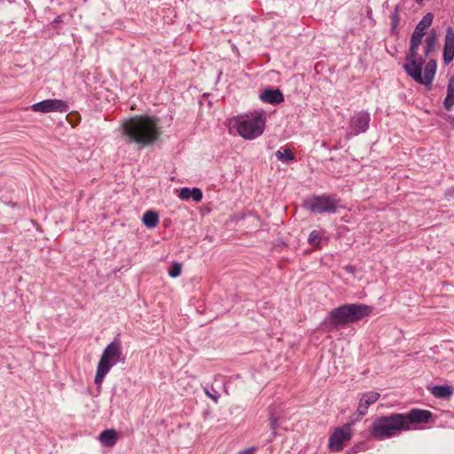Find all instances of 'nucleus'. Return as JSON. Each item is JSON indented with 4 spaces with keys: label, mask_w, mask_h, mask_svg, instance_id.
I'll use <instances>...</instances> for the list:
<instances>
[{
    "label": "nucleus",
    "mask_w": 454,
    "mask_h": 454,
    "mask_svg": "<svg viewBox=\"0 0 454 454\" xmlns=\"http://www.w3.org/2000/svg\"><path fill=\"white\" fill-rule=\"evenodd\" d=\"M424 35L425 34L414 30L411 38L410 51L405 58L403 68L407 74L416 82L424 85L429 90L431 89L435 76L437 63L434 59L428 60L422 73L425 59L419 53V48L422 43Z\"/></svg>",
    "instance_id": "obj_1"
},
{
    "label": "nucleus",
    "mask_w": 454,
    "mask_h": 454,
    "mask_svg": "<svg viewBox=\"0 0 454 454\" xmlns=\"http://www.w3.org/2000/svg\"><path fill=\"white\" fill-rule=\"evenodd\" d=\"M121 127L128 142L137 144L140 147L153 144L161 134L159 120L155 116L137 115L126 120Z\"/></svg>",
    "instance_id": "obj_2"
},
{
    "label": "nucleus",
    "mask_w": 454,
    "mask_h": 454,
    "mask_svg": "<svg viewBox=\"0 0 454 454\" xmlns=\"http://www.w3.org/2000/svg\"><path fill=\"white\" fill-rule=\"evenodd\" d=\"M372 308L362 303H350L339 306L331 310L325 318L323 325L329 328H337L349 323L357 322L369 316Z\"/></svg>",
    "instance_id": "obj_3"
},
{
    "label": "nucleus",
    "mask_w": 454,
    "mask_h": 454,
    "mask_svg": "<svg viewBox=\"0 0 454 454\" xmlns=\"http://www.w3.org/2000/svg\"><path fill=\"white\" fill-rule=\"evenodd\" d=\"M125 356L122 353L121 344L119 340L109 343L99 358L94 381L100 385L111 368L118 363H124Z\"/></svg>",
    "instance_id": "obj_4"
},
{
    "label": "nucleus",
    "mask_w": 454,
    "mask_h": 454,
    "mask_svg": "<svg viewBox=\"0 0 454 454\" xmlns=\"http://www.w3.org/2000/svg\"><path fill=\"white\" fill-rule=\"evenodd\" d=\"M237 131L240 137L245 139H254L261 136L265 128V117L263 114L247 117L240 121H236Z\"/></svg>",
    "instance_id": "obj_5"
},
{
    "label": "nucleus",
    "mask_w": 454,
    "mask_h": 454,
    "mask_svg": "<svg viewBox=\"0 0 454 454\" xmlns=\"http://www.w3.org/2000/svg\"><path fill=\"white\" fill-rule=\"evenodd\" d=\"M396 433L397 413L375 419L370 428L371 435L377 440L391 437Z\"/></svg>",
    "instance_id": "obj_6"
},
{
    "label": "nucleus",
    "mask_w": 454,
    "mask_h": 454,
    "mask_svg": "<svg viewBox=\"0 0 454 454\" xmlns=\"http://www.w3.org/2000/svg\"><path fill=\"white\" fill-rule=\"evenodd\" d=\"M339 200L332 195H314L304 201V207L315 214H334Z\"/></svg>",
    "instance_id": "obj_7"
},
{
    "label": "nucleus",
    "mask_w": 454,
    "mask_h": 454,
    "mask_svg": "<svg viewBox=\"0 0 454 454\" xmlns=\"http://www.w3.org/2000/svg\"><path fill=\"white\" fill-rule=\"evenodd\" d=\"M431 416V411L419 409H412L404 414L399 413V431L417 429L419 425L427 423Z\"/></svg>",
    "instance_id": "obj_8"
},
{
    "label": "nucleus",
    "mask_w": 454,
    "mask_h": 454,
    "mask_svg": "<svg viewBox=\"0 0 454 454\" xmlns=\"http://www.w3.org/2000/svg\"><path fill=\"white\" fill-rule=\"evenodd\" d=\"M352 435L353 430L350 424L336 427L329 438V450L333 452H340L343 450L346 443L350 441Z\"/></svg>",
    "instance_id": "obj_9"
},
{
    "label": "nucleus",
    "mask_w": 454,
    "mask_h": 454,
    "mask_svg": "<svg viewBox=\"0 0 454 454\" xmlns=\"http://www.w3.org/2000/svg\"><path fill=\"white\" fill-rule=\"evenodd\" d=\"M30 108L36 113H66L68 110V105L66 101L61 99H45L35 104H33Z\"/></svg>",
    "instance_id": "obj_10"
},
{
    "label": "nucleus",
    "mask_w": 454,
    "mask_h": 454,
    "mask_svg": "<svg viewBox=\"0 0 454 454\" xmlns=\"http://www.w3.org/2000/svg\"><path fill=\"white\" fill-rule=\"evenodd\" d=\"M370 115L366 112H358L355 114L349 122L351 135L356 136L365 132L369 128Z\"/></svg>",
    "instance_id": "obj_11"
},
{
    "label": "nucleus",
    "mask_w": 454,
    "mask_h": 454,
    "mask_svg": "<svg viewBox=\"0 0 454 454\" xmlns=\"http://www.w3.org/2000/svg\"><path fill=\"white\" fill-rule=\"evenodd\" d=\"M454 59V29L451 27L446 28L443 48V61L450 64Z\"/></svg>",
    "instance_id": "obj_12"
},
{
    "label": "nucleus",
    "mask_w": 454,
    "mask_h": 454,
    "mask_svg": "<svg viewBox=\"0 0 454 454\" xmlns=\"http://www.w3.org/2000/svg\"><path fill=\"white\" fill-rule=\"evenodd\" d=\"M379 398L378 392L369 391L362 394L357 406L358 415L364 417L367 413L369 406L375 403Z\"/></svg>",
    "instance_id": "obj_13"
},
{
    "label": "nucleus",
    "mask_w": 454,
    "mask_h": 454,
    "mask_svg": "<svg viewBox=\"0 0 454 454\" xmlns=\"http://www.w3.org/2000/svg\"><path fill=\"white\" fill-rule=\"evenodd\" d=\"M260 98L262 102L278 105L284 101V95L278 90H266L261 95Z\"/></svg>",
    "instance_id": "obj_14"
},
{
    "label": "nucleus",
    "mask_w": 454,
    "mask_h": 454,
    "mask_svg": "<svg viewBox=\"0 0 454 454\" xmlns=\"http://www.w3.org/2000/svg\"><path fill=\"white\" fill-rule=\"evenodd\" d=\"M430 391L434 396H435L437 398H442V399H447V398L450 397L453 393L452 387L450 386H447V385L434 386L431 387Z\"/></svg>",
    "instance_id": "obj_15"
},
{
    "label": "nucleus",
    "mask_w": 454,
    "mask_h": 454,
    "mask_svg": "<svg viewBox=\"0 0 454 454\" xmlns=\"http://www.w3.org/2000/svg\"><path fill=\"white\" fill-rule=\"evenodd\" d=\"M117 439L116 432L114 429H106L99 434V441L103 445L111 447L115 444Z\"/></svg>",
    "instance_id": "obj_16"
},
{
    "label": "nucleus",
    "mask_w": 454,
    "mask_h": 454,
    "mask_svg": "<svg viewBox=\"0 0 454 454\" xmlns=\"http://www.w3.org/2000/svg\"><path fill=\"white\" fill-rule=\"evenodd\" d=\"M142 222L147 228H154L159 223V215L155 211L148 210L144 214Z\"/></svg>",
    "instance_id": "obj_17"
},
{
    "label": "nucleus",
    "mask_w": 454,
    "mask_h": 454,
    "mask_svg": "<svg viewBox=\"0 0 454 454\" xmlns=\"http://www.w3.org/2000/svg\"><path fill=\"white\" fill-rule=\"evenodd\" d=\"M454 106V76L450 77L447 86V96L444 99V106L450 110Z\"/></svg>",
    "instance_id": "obj_18"
},
{
    "label": "nucleus",
    "mask_w": 454,
    "mask_h": 454,
    "mask_svg": "<svg viewBox=\"0 0 454 454\" xmlns=\"http://www.w3.org/2000/svg\"><path fill=\"white\" fill-rule=\"evenodd\" d=\"M425 47H424V54L425 56H429L431 52H433L435 50L436 43H437V35L435 32H431L427 37L426 38L425 42Z\"/></svg>",
    "instance_id": "obj_19"
},
{
    "label": "nucleus",
    "mask_w": 454,
    "mask_h": 454,
    "mask_svg": "<svg viewBox=\"0 0 454 454\" xmlns=\"http://www.w3.org/2000/svg\"><path fill=\"white\" fill-rule=\"evenodd\" d=\"M434 15L431 12L427 13L415 27V31L425 34V31L431 26Z\"/></svg>",
    "instance_id": "obj_20"
},
{
    "label": "nucleus",
    "mask_w": 454,
    "mask_h": 454,
    "mask_svg": "<svg viewBox=\"0 0 454 454\" xmlns=\"http://www.w3.org/2000/svg\"><path fill=\"white\" fill-rule=\"evenodd\" d=\"M277 159L283 162H288L294 160V154L289 148H281L276 152Z\"/></svg>",
    "instance_id": "obj_21"
},
{
    "label": "nucleus",
    "mask_w": 454,
    "mask_h": 454,
    "mask_svg": "<svg viewBox=\"0 0 454 454\" xmlns=\"http://www.w3.org/2000/svg\"><path fill=\"white\" fill-rule=\"evenodd\" d=\"M321 233L319 231H312L308 238V242L309 245L313 247H319V244L321 242Z\"/></svg>",
    "instance_id": "obj_22"
},
{
    "label": "nucleus",
    "mask_w": 454,
    "mask_h": 454,
    "mask_svg": "<svg viewBox=\"0 0 454 454\" xmlns=\"http://www.w3.org/2000/svg\"><path fill=\"white\" fill-rule=\"evenodd\" d=\"M278 418L276 417L272 412H270V429L272 430V437H275L276 434H277L276 430L278 427Z\"/></svg>",
    "instance_id": "obj_23"
},
{
    "label": "nucleus",
    "mask_w": 454,
    "mask_h": 454,
    "mask_svg": "<svg viewBox=\"0 0 454 454\" xmlns=\"http://www.w3.org/2000/svg\"><path fill=\"white\" fill-rule=\"evenodd\" d=\"M181 271H182L181 264H179V263H174V264L169 268V270H168V275H169L171 278H176V277L180 276Z\"/></svg>",
    "instance_id": "obj_24"
},
{
    "label": "nucleus",
    "mask_w": 454,
    "mask_h": 454,
    "mask_svg": "<svg viewBox=\"0 0 454 454\" xmlns=\"http://www.w3.org/2000/svg\"><path fill=\"white\" fill-rule=\"evenodd\" d=\"M202 192L199 188H192L191 191L190 199L192 198L193 201L200 202L202 200Z\"/></svg>",
    "instance_id": "obj_25"
},
{
    "label": "nucleus",
    "mask_w": 454,
    "mask_h": 454,
    "mask_svg": "<svg viewBox=\"0 0 454 454\" xmlns=\"http://www.w3.org/2000/svg\"><path fill=\"white\" fill-rule=\"evenodd\" d=\"M191 191H192V189L187 188V187L182 188L179 192V198L182 200H189L190 195H191Z\"/></svg>",
    "instance_id": "obj_26"
},
{
    "label": "nucleus",
    "mask_w": 454,
    "mask_h": 454,
    "mask_svg": "<svg viewBox=\"0 0 454 454\" xmlns=\"http://www.w3.org/2000/svg\"><path fill=\"white\" fill-rule=\"evenodd\" d=\"M392 20V29L395 30L397 26V5L394 8V11L392 12L391 16Z\"/></svg>",
    "instance_id": "obj_27"
},
{
    "label": "nucleus",
    "mask_w": 454,
    "mask_h": 454,
    "mask_svg": "<svg viewBox=\"0 0 454 454\" xmlns=\"http://www.w3.org/2000/svg\"><path fill=\"white\" fill-rule=\"evenodd\" d=\"M205 394L211 398L215 403L218 402V395L215 391V394L210 393L207 389H205Z\"/></svg>",
    "instance_id": "obj_28"
},
{
    "label": "nucleus",
    "mask_w": 454,
    "mask_h": 454,
    "mask_svg": "<svg viewBox=\"0 0 454 454\" xmlns=\"http://www.w3.org/2000/svg\"><path fill=\"white\" fill-rule=\"evenodd\" d=\"M254 448L252 447V448H249V449H247V450H244L242 451H239L238 452L237 454H253V452L254 451Z\"/></svg>",
    "instance_id": "obj_29"
},
{
    "label": "nucleus",
    "mask_w": 454,
    "mask_h": 454,
    "mask_svg": "<svg viewBox=\"0 0 454 454\" xmlns=\"http://www.w3.org/2000/svg\"><path fill=\"white\" fill-rule=\"evenodd\" d=\"M62 20V17L61 16H58L55 20H54V23H58V22H60Z\"/></svg>",
    "instance_id": "obj_30"
},
{
    "label": "nucleus",
    "mask_w": 454,
    "mask_h": 454,
    "mask_svg": "<svg viewBox=\"0 0 454 454\" xmlns=\"http://www.w3.org/2000/svg\"><path fill=\"white\" fill-rule=\"evenodd\" d=\"M424 0H416L418 4H421Z\"/></svg>",
    "instance_id": "obj_31"
}]
</instances>
